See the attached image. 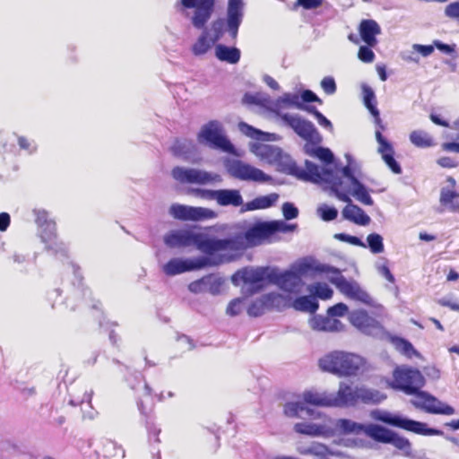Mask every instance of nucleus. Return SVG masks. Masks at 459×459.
<instances>
[{"label":"nucleus","mask_w":459,"mask_h":459,"mask_svg":"<svg viewBox=\"0 0 459 459\" xmlns=\"http://www.w3.org/2000/svg\"><path fill=\"white\" fill-rule=\"evenodd\" d=\"M347 163L341 169L331 170L325 167H320L311 161H306V178L314 183L321 184L344 203H351V195L364 205H373L367 187L360 183L353 175L356 163L350 154H345Z\"/></svg>","instance_id":"obj_1"},{"label":"nucleus","mask_w":459,"mask_h":459,"mask_svg":"<svg viewBox=\"0 0 459 459\" xmlns=\"http://www.w3.org/2000/svg\"><path fill=\"white\" fill-rule=\"evenodd\" d=\"M296 228V224H288L281 220L256 222L246 230L244 236L238 235L220 239L223 245L221 247L219 263L233 261L238 258L245 249L270 242L276 232L287 233L294 231Z\"/></svg>","instance_id":"obj_2"},{"label":"nucleus","mask_w":459,"mask_h":459,"mask_svg":"<svg viewBox=\"0 0 459 459\" xmlns=\"http://www.w3.org/2000/svg\"><path fill=\"white\" fill-rule=\"evenodd\" d=\"M164 243L169 247H186L195 246L202 253L212 255H221L223 245L220 238H210L207 234L192 229H179L169 231L164 236Z\"/></svg>","instance_id":"obj_3"},{"label":"nucleus","mask_w":459,"mask_h":459,"mask_svg":"<svg viewBox=\"0 0 459 459\" xmlns=\"http://www.w3.org/2000/svg\"><path fill=\"white\" fill-rule=\"evenodd\" d=\"M249 150L261 161L275 167L278 171L297 175L300 178L308 180L306 178L307 177V168L305 167V169L299 171L291 157L279 147L261 143H250Z\"/></svg>","instance_id":"obj_4"},{"label":"nucleus","mask_w":459,"mask_h":459,"mask_svg":"<svg viewBox=\"0 0 459 459\" xmlns=\"http://www.w3.org/2000/svg\"><path fill=\"white\" fill-rule=\"evenodd\" d=\"M365 359L352 352L334 351L319 359V367L323 371L338 377L356 376L364 367Z\"/></svg>","instance_id":"obj_5"},{"label":"nucleus","mask_w":459,"mask_h":459,"mask_svg":"<svg viewBox=\"0 0 459 459\" xmlns=\"http://www.w3.org/2000/svg\"><path fill=\"white\" fill-rule=\"evenodd\" d=\"M272 273L273 268L269 267H245L232 275L231 281L243 293L254 294L271 283Z\"/></svg>","instance_id":"obj_6"},{"label":"nucleus","mask_w":459,"mask_h":459,"mask_svg":"<svg viewBox=\"0 0 459 459\" xmlns=\"http://www.w3.org/2000/svg\"><path fill=\"white\" fill-rule=\"evenodd\" d=\"M197 141L200 144L212 149L221 150L238 157L242 155L226 137L221 123L217 120L209 121L202 126L197 134Z\"/></svg>","instance_id":"obj_7"},{"label":"nucleus","mask_w":459,"mask_h":459,"mask_svg":"<svg viewBox=\"0 0 459 459\" xmlns=\"http://www.w3.org/2000/svg\"><path fill=\"white\" fill-rule=\"evenodd\" d=\"M369 416L374 420L381 421L385 424L397 427L419 435L438 436L442 434L440 430L428 428L427 424L423 422L410 420L399 414H394L385 410H372L369 413Z\"/></svg>","instance_id":"obj_8"},{"label":"nucleus","mask_w":459,"mask_h":459,"mask_svg":"<svg viewBox=\"0 0 459 459\" xmlns=\"http://www.w3.org/2000/svg\"><path fill=\"white\" fill-rule=\"evenodd\" d=\"M425 385L423 375L416 368L407 366L397 367L393 372V379L388 385L406 394H415Z\"/></svg>","instance_id":"obj_9"},{"label":"nucleus","mask_w":459,"mask_h":459,"mask_svg":"<svg viewBox=\"0 0 459 459\" xmlns=\"http://www.w3.org/2000/svg\"><path fill=\"white\" fill-rule=\"evenodd\" d=\"M328 279L347 299L367 306L377 307L374 299L365 289L357 281L345 279L339 270H332V274L328 276Z\"/></svg>","instance_id":"obj_10"},{"label":"nucleus","mask_w":459,"mask_h":459,"mask_svg":"<svg viewBox=\"0 0 459 459\" xmlns=\"http://www.w3.org/2000/svg\"><path fill=\"white\" fill-rule=\"evenodd\" d=\"M216 0H180L181 13L196 29H203L211 19Z\"/></svg>","instance_id":"obj_11"},{"label":"nucleus","mask_w":459,"mask_h":459,"mask_svg":"<svg viewBox=\"0 0 459 459\" xmlns=\"http://www.w3.org/2000/svg\"><path fill=\"white\" fill-rule=\"evenodd\" d=\"M243 101L247 104H257L266 107L272 112L275 113L281 119L283 115L281 113L282 108L290 107L299 109L303 108V104L299 101V95L292 93H284L275 101H272L267 95L262 93L246 94L243 98Z\"/></svg>","instance_id":"obj_12"},{"label":"nucleus","mask_w":459,"mask_h":459,"mask_svg":"<svg viewBox=\"0 0 459 459\" xmlns=\"http://www.w3.org/2000/svg\"><path fill=\"white\" fill-rule=\"evenodd\" d=\"M225 167L228 173L239 180L265 183L272 178L263 170L239 160H226Z\"/></svg>","instance_id":"obj_13"},{"label":"nucleus","mask_w":459,"mask_h":459,"mask_svg":"<svg viewBox=\"0 0 459 459\" xmlns=\"http://www.w3.org/2000/svg\"><path fill=\"white\" fill-rule=\"evenodd\" d=\"M169 213L174 219L183 221H204L217 217V213L212 209L181 204H171Z\"/></svg>","instance_id":"obj_14"},{"label":"nucleus","mask_w":459,"mask_h":459,"mask_svg":"<svg viewBox=\"0 0 459 459\" xmlns=\"http://www.w3.org/2000/svg\"><path fill=\"white\" fill-rule=\"evenodd\" d=\"M210 264V259L207 257H174L163 264L162 272L168 276H175L186 272L200 270Z\"/></svg>","instance_id":"obj_15"},{"label":"nucleus","mask_w":459,"mask_h":459,"mask_svg":"<svg viewBox=\"0 0 459 459\" xmlns=\"http://www.w3.org/2000/svg\"><path fill=\"white\" fill-rule=\"evenodd\" d=\"M411 395H413V398L411 403L418 409L433 414L453 415L455 413L453 407L442 403L426 392L418 390Z\"/></svg>","instance_id":"obj_16"},{"label":"nucleus","mask_w":459,"mask_h":459,"mask_svg":"<svg viewBox=\"0 0 459 459\" xmlns=\"http://www.w3.org/2000/svg\"><path fill=\"white\" fill-rule=\"evenodd\" d=\"M314 419L324 418L323 422H298L294 425L293 429L295 432L313 437L331 438L333 437V431L330 429L329 417L325 413L316 412L312 415Z\"/></svg>","instance_id":"obj_17"},{"label":"nucleus","mask_w":459,"mask_h":459,"mask_svg":"<svg viewBox=\"0 0 459 459\" xmlns=\"http://www.w3.org/2000/svg\"><path fill=\"white\" fill-rule=\"evenodd\" d=\"M348 320L352 326L365 334L378 335L383 330L380 323L370 316L365 309L351 311Z\"/></svg>","instance_id":"obj_18"},{"label":"nucleus","mask_w":459,"mask_h":459,"mask_svg":"<svg viewBox=\"0 0 459 459\" xmlns=\"http://www.w3.org/2000/svg\"><path fill=\"white\" fill-rule=\"evenodd\" d=\"M271 275V283L276 285L282 291L295 295L301 292L304 281L291 270L281 273L276 269H273Z\"/></svg>","instance_id":"obj_19"},{"label":"nucleus","mask_w":459,"mask_h":459,"mask_svg":"<svg viewBox=\"0 0 459 459\" xmlns=\"http://www.w3.org/2000/svg\"><path fill=\"white\" fill-rule=\"evenodd\" d=\"M281 121L290 126L297 134L307 141H320V135L314 125L298 115L284 114Z\"/></svg>","instance_id":"obj_20"},{"label":"nucleus","mask_w":459,"mask_h":459,"mask_svg":"<svg viewBox=\"0 0 459 459\" xmlns=\"http://www.w3.org/2000/svg\"><path fill=\"white\" fill-rule=\"evenodd\" d=\"M334 268L321 264L320 262L311 258H304L291 265V270L295 274L299 276V279L306 276L314 277L320 273L327 274V277L332 274V270Z\"/></svg>","instance_id":"obj_21"},{"label":"nucleus","mask_w":459,"mask_h":459,"mask_svg":"<svg viewBox=\"0 0 459 459\" xmlns=\"http://www.w3.org/2000/svg\"><path fill=\"white\" fill-rule=\"evenodd\" d=\"M223 284L224 280L222 277L216 274H209L189 283L188 290L194 294L208 292L212 295H218L221 293Z\"/></svg>","instance_id":"obj_22"},{"label":"nucleus","mask_w":459,"mask_h":459,"mask_svg":"<svg viewBox=\"0 0 459 459\" xmlns=\"http://www.w3.org/2000/svg\"><path fill=\"white\" fill-rule=\"evenodd\" d=\"M245 3L243 0H228L227 28L232 38L238 35V27L244 17Z\"/></svg>","instance_id":"obj_23"},{"label":"nucleus","mask_w":459,"mask_h":459,"mask_svg":"<svg viewBox=\"0 0 459 459\" xmlns=\"http://www.w3.org/2000/svg\"><path fill=\"white\" fill-rule=\"evenodd\" d=\"M331 405L342 408L354 405L357 403V387H352L345 382H341L336 393H330Z\"/></svg>","instance_id":"obj_24"},{"label":"nucleus","mask_w":459,"mask_h":459,"mask_svg":"<svg viewBox=\"0 0 459 459\" xmlns=\"http://www.w3.org/2000/svg\"><path fill=\"white\" fill-rule=\"evenodd\" d=\"M330 429L333 431V437L335 436H357L364 433L365 424H361L350 419H332L329 417Z\"/></svg>","instance_id":"obj_25"},{"label":"nucleus","mask_w":459,"mask_h":459,"mask_svg":"<svg viewBox=\"0 0 459 459\" xmlns=\"http://www.w3.org/2000/svg\"><path fill=\"white\" fill-rule=\"evenodd\" d=\"M310 329L316 332L333 333L344 329V325L336 318H331L321 315H314L308 319Z\"/></svg>","instance_id":"obj_26"},{"label":"nucleus","mask_w":459,"mask_h":459,"mask_svg":"<svg viewBox=\"0 0 459 459\" xmlns=\"http://www.w3.org/2000/svg\"><path fill=\"white\" fill-rule=\"evenodd\" d=\"M376 139L378 143L377 151L389 169L395 174H400L402 169L394 158V149L392 145L383 137L379 131H376Z\"/></svg>","instance_id":"obj_27"},{"label":"nucleus","mask_w":459,"mask_h":459,"mask_svg":"<svg viewBox=\"0 0 459 459\" xmlns=\"http://www.w3.org/2000/svg\"><path fill=\"white\" fill-rule=\"evenodd\" d=\"M359 33L366 45L375 47L377 44V36L381 34V28L374 20H362L359 25Z\"/></svg>","instance_id":"obj_28"},{"label":"nucleus","mask_w":459,"mask_h":459,"mask_svg":"<svg viewBox=\"0 0 459 459\" xmlns=\"http://www.w3.org/2000/svg\"><path fill=\"white\" fill-rule=\"evenodd\" d=\"M216 203L221 206L232 205L234 207L241 206L243 204V197L237 189H220L217 190L215 196Z\"/></svg>","instance_id":"obj_29"},{"label":"nucleus","mask_w":459,"mask_h":459,"mask_svg":"<svg viewBox=\"0 0 459 459\" xmlns=\"http://www.w3.org/2000/svg\"><path fill=\"white\" fill-rule=\"evenodd\" d=\"M342 214L344 219L360 226L368 225L371 221L370 217L367 215L360 207L353 204L351 202L347 203Z\"/></svg>","instance_id":"obj_30"},{"label":"nucleus","mask_w":459,"mask_h":459,"mask_svg":"<svg viewBox=\"0 0 459 459\" xmlns=\"http://www.w3.org/2000/svg\"><path fill=\"white\" fill-rule=\"evenodd\" d=\"M279 199V195L275 193L267 195H262L255 198L254 200L244 204L240 209L241 212H246L255 210H262L272 207Z\"/></svg>","instance_id":"obj_31"},{"label":"nucleus","mask_w":459,"mask_h":459,"mask_svg":"<svg viewBox=\"0 0 459 459\" xmlns=\"http://www.w3.org/2000/svg\"><path fill=\"white\" fill-rule=\"evenodd\" d=\"M301 399L304 403L320 407H332L330 393L327 392L307 390L302 393Z\"/></svg>","instance_id":"obj_32"},{"label":"nucleus","mask_w":459,"mask_h":459,"mask_svg":"<svg viewBox=\"0 0 459 459\" xmlns=\"http://www.w3.org/2000/svg\"><path fill=\"white\" fill-rule=\"evenodd\" d=\"M386 399V395L378 390L366 386H357V403H380Z\"/></svg>","instance_id":"obj_33"},{"label":"nucleus","mask_w":459,"mask_h":459,"mask_svg":"<svg viewBox=\"0 0 459 459\" xmlns=\"http://www.w3.org/2000/svg\"><path fill=\"white\" fill-rule=\"evenodd\" d=\"M220 33L217 32L213 37H210L208 32L204 30L197 39L192 47V52L195 56H202L207 53L212 46L219 39Z\"/></svg>","instance_id":"obj_34"},{"label":"nucleus","mask_w":459,"mask_h":459,"mask_svg":"<svg viewBox=\"0 0 459 459\" xmlns=\"http://www.w3.org/2000/svg\"><path fill=\"white\" fill-rule=\"evenodd\" d=\"M238 129L243 134L252 139L268 142H273L278 140V136L275 134L263 132L244 122H240L238 124Z\"/></svg>","instance_id":"obj_35"},{"label":"nucleus","mask_w":459,"mask_h":459,"mask_svg":"<svg viewBox=\"0 0 459 459\" xmlns=\"http://www.w3.org/2000/svg\"><path fill=\"white\" fill-rule=\"evenodd\" d=\"M364 433L377 442L387 444L393 431L380 425L370 423L365 424Z\"/></svg>","instance_id":"obj_36"},{"label":"nucleus","mask_w":459,"mask_h":459,"mask_svg":"<svg viewBox=\"0 0 459 459\" xmlns=\"http://www.w3.org/2000/svg\"><path fill=\"white\" fill-rule=\"evenodd\" d=\"M291 306L295 310L301 312H308L314 314L318 309V303L316 299L310 296H300L290 301Z\"/></svg>","instance_id":"obj_37"},{"label":"nucleus","mask_w":459,"mask_h":459,"mask_svg":"<svg viewBox=\"0 0 459 459\" xmlns=\"http://www.w3.org/2000/svg\"><path fill=\"white\" fill-rule=\"evenodd\" d=\"M409 140L411 143V144L422 149L430 148L435 146L436 144L431 134L423 130L411 131L409 135Z\"/></svg>","instance_id":"obj_38"},{"label":"nucleus","mask_w":459,"mask_h":459,"mask_svg":"<svg viewBox=\"0 0 459 459\" xmlns=\"http://www.w3.org/2000/svg\"><path fill=\"white\" fill-rule=\"evenodd\" d=\"M215 56L221 61L236 64L239 61L240 51L237 48L219 44L215 47Z\"/></svg>","instance_id":"obj_39"},{"label":"nucleus","mask_w":459,"mask_h":459,"mask_svg":"<svg viewBox=\"0 0 459 459\" xmlns=\"http://www.w3.org/2000/svg\"><path fill=\"white\" fill-rule=\"evenodd\" d=\"M221 178L218 174L210 173L198 169H191L189 184L205 185L212 182H221Z\"/></svg>","instance_id":"obj_40"},{"label":"nucleus","mask_w":459,"mask_h":459,"mask_svg":"<svg viewBox=\"0 0 459 459\" xmlns=\"http://www.w3.org/2000/svg\"><path fill=\"white\" fill-rule=\"evenodd\" d=\"M36 222L39 227L46 228L41 231V238L44 241L48 239H51V238L55 235L56 225L53 221H48V214L45 211H37L36 212Z\"/></svg>","instance_id":"obj_41"},{"label":"nucleus","mask_w":459,"mask_h":459,"mask_svg":"<svg viewBox=\"0 0 459 459\" xmlns=\"http://www.w3.org/2000/svg\"><path fill=\"white\" fill-rule=\"evenodd\" d=\"M304 411L308 415H313V410L306 407L303 401H290L283 405V413L289 418H298L299 412Z\"/></svg>","instance_id":"obj_42"},{"label":"nucleus","mask_w":459,"mask_h":459,"mask_svg":"<svg viewBox=\"0 0 459 459\" xmlns=\"http://www.w3.org/2000/svg\"><path fill=\"white\" fill-rule=\"evenodd\" d=\"M307 290L315 299L318 298L323 300L330 299L333 295V290L325 282L311 283Z\"/></svg>","instance_id":"obj_43"},{"label":"nucleus","mask_w":459,"mask_h":459,"mask_svg":"<svg viewBox=\"0 0 459 459\" xmlns=\"http://www.w3.org/2000/svg\"><path fill=\"white\" fill-rule=\"evenodd\" d=\"M363 101L367 108L370 111V113L375 117L376 122L380 124L381 120L379 118V112L377 108L372 104V101L375 100V92L367 84L363 83L361 85Z\"/></svg>","instance_id":"obj_44"},{"label":"nucleus","mask_w":459,"mask_h":459,"mask_svg":"<svg viewBox=\"0 0 459 459\" xmlns=\"http://www.w3.org/2000/svg\"><path fill=\"white\" fill-rule=\"evenodd\" d=\"M265 299L268 303V308H276V309H281L286 307H289L290 304V299L282 294L277 293V292H272L265 294Z\"/></svg>","instance_id":"obj_45"},{"label":"nucleus","mask_w":459,"mask_h":459,"mask_svg":"<svg viewBox=\"0 0 459 459\" xmlns=\"http://www.w3.org/2000/svg\"><path fill=\"white\" fill-rule=\"evenodd\" d=\"M458 196V194L452 189L442 188L440 193V204L446 206L452 212L459 211V204L454 203V199Z\"/></svg>","instance_id":"obj_46"},{"label":"nucleus","mask_w":459,"mask_h":459,"mask_svg":"<svg viewBox=\"0 0 459 459\" xmlns=\"http://www.w3.org/2000/svg\"><path fill=\"white\" fill-rule=\"evenodd\" d=\"M267 310H269L268 303L266 301L265 296L263 295L262 297L254 300L248 306L247 312L250 316H259L264 314Z\"/></svg>","instance_id":"obj_47"},{"label":"nucleus","mask_w":459,"mask_h":459,"mask_svg":"<svg viewBox=\"0 0 459 459\" xmlns=\"http://www.w3.org/2000/svg\"><path fill=\"white\" fill-rule=\"evenodd\" d=\"M307 152L314 157L318 158L325 164H331L333 160V154L328 148L324 147H308L307 146Z\"/></svg>","instance_id":"obj_48"},{"label":"nucleus","mask_w":459,"mask_h":459,"mask_svg":"<svg viewBox=\"0 0 459 459\" xmlns=\"http://www.w3.org/2000/svg\"><path fill=\"white\" fill-rule=\"evenodd\" d=\"M194 143L188 140H178L171 147V152L175 156L187 159L188 153L194 149Z\"/></svg>","instance_id":"obj_49"},{"label":"nucleus","mask_w":459,"mask_h":459,"mask_svg":"<svg viewBox=\"0 0 459 459\" xmlns=\"http://www.w3.org/2000/svg\"><path fill=\"white\" fill-rule=\"evenodd\" d=\"M392 342L394 348L406 357L411 358L413 355H417V351L408 341L402 338H394Z\"/></svg>","instance_id":"obj_50"},{"label":"nucleus","mask_w":459,"mask_h":459,"mask_svg":"<svg viewBox=\"0 0 459 459\" xmlns=\"http://www.w3.org/2000/svg\"><path fill=\"white\" fill-rule=\"evenodd\" d=\"M368 247L373 254H380L384 251L383 238L377 233H371L367 237Z\"/></svg>","instance_id":"obj_51"},{"label":"nucleus","mask_w":459,"mask_h":459,"mask_svg":"<svg viewBox=\"0 0 459 459\" xmlns=\"http://www.w3.org/2000/svg\"><path fill=\"white\" fill-rule=\"evenodd\" d=\"M316 214L325 221H333L337 215L338 211L334 207H331L325 204H320L316 208Z\"/></svg>","instance_id":"obj_52"},{"label":"nucleus","mask_w":459,"mask_h":459,"mask_svg":"<svg viewBox=\"0 0 459 459\" xmlns=\"http://www.w3.org/2000/svg\"><path fill=\"white\" fill-rule=\"evenodd\" d=\"M246 307V299L244 298H237L232 299L227 306L226 314L230 316L239 315Z\"/></svg>","instance_id":"obj_53"},{"label":"nucleus","mask_w":459,"mask_h":459,"mask_svg":"<svg viewBox=\"0 0 459 459\" xmlns=\"http://www.w3.org/2000/svg\"><path fill=\"white\" fill-rule=\"evenodd\" d=\"M337 445L348 448H364L367 446V442L359 437H342L337 442Z\"/></svg>","instance_id":"obj_54"},{"label":"nucleus","mask_w":459,"mask_h":459,"mask_svg":"<svg viewBox=\"0 0 459 459\" xmlns=\"http://www.w3.org/2000/svg\"><path fill=\"white\" fill-rule=\"evenodd\" d=\"M349 307L342 302L329 307L326 311V315L331 318L343 317L346 315L349 316Z\"/></svg>","instance_id":"obj_55"},{"label":"nucleus","mask_w":459,"mask_h":459,"mask_svg":"<svg viewBox=\"0 0 459 459\" xmlns=\"http://www.w3.org/2000/svg\"><path fill=\"white\" fill-rule=\"evenodd\" d=\"M375 267H376L378 274L383 276L385 279H386L390 282L394 281V277L391 273V272L388 268V265H387V261L385 258L378 259L375 264Z\"/></svg>","instance_id":"obj_56"},{"label":"nucleus","mask_w":459,"mask_h":459,"mask_svg":"<svg viewBox=\"0 0 459 459\" xmlns=\"http://www.w3.org/2000/svg\"><path fill=\"white\" fill-rule=\"evenodd\" d=\"M387 444H391L396 448L408 452L411 448V444L408 439L403 437L393 431L392 437H390Z\"/></svg>","instance_id":"obj_57"},{"label":"nucleus","mask_w":459,"mask_h":459,"mask_svg":"<svg viewBox=\"0 0 459 459\" xmlns=\"http://www.w3.org/2000/svg\"><path fill=\"white\" fill-rule=\"evenodd\" d=\"M172 177L180 183H189L191 176L190 168L176 167L172 169Z\"/></svg>","instance_id":"obj_58"},{"label":"nucleus","mask_w":459,"mask_h":459,"mask_svg":"<svg viewBox=\"0 0 459 459\" xmlns=\"http://www.w3.org/2000/svg\"><path fill=\"white\" fill-rule=\"evenodd\" d=\"M446 18L459 22V1L448 4L444 9Z\"/></svg>","instance_id":"obj_59"},{"label":"nucleus","mask_w":459,"mask_h":459,"mask_svg":"<svg viewBox=\"0 0 459 459\" xmlns=\"http://www.w3.org/2000/svg\"><path fill=\"white\" fill-rule=\"evenodd\" d=\"M368 45L361 46L358 52V58L364 63H372L375 59V54Z\"/></svg>","instance_id":"obj_60"},{"label":"nucleus","mask_w":459,"mask_h":459,"mask_svg":"<svg viewBox=\"0 0 459 459\" xmlns=\"http://www.w3.org/2000/svg\"><path fill=\"white\" fill-rule=\"evenodd\" d=\"M307 110L310 113L314 114L315 117L317 120V123L320 126L329 129L330 131H333V125H332V123L322 113H320L315 108H307Z\"/></svg>","instance_id":"obj_61"},{"label":"nucleus","mask_w":459,"mask_h":459,"mask_svg":"<svg viewBox=\"0 0 459 459\" xmlns=\"http://www.w3.org/2000/svg\"><path fill=\"white\" fill-rule=\"evenodd\" d=\"M281 210L285 220H292L299 215V210L290 203H284Z\"/></svg>","instance_id":"obj_62"},{"label":"nucleus","mask_w":459,"mask_h":459,"mask_svg":"<svg viewBox=\"0 0 459 459\" xmlns=\"http://www.w3.org/2000/svg\"><path fill=\"white\" fill-rule=\"evenodd\" d=\"M321 87L326 94H333L336 91L335 81L333 77L327 76L321 81Z\"/></svg>","instance_id":"obj_63"},{"label":"nucleus","mask_w":459,"mask_h":459,"mask_svg":"<svg viewBox=\"0 0 459 459\" xmlns=\"http://www.w3.org/2000/svg\"><path fill=\"white\" fill-rule=\"evenodd\" d=\"M192 193L199 198L204 200H214L217 194V190H210V189H194Z\"/></svg>","instance_id":"obj_64"}]
</instances>
